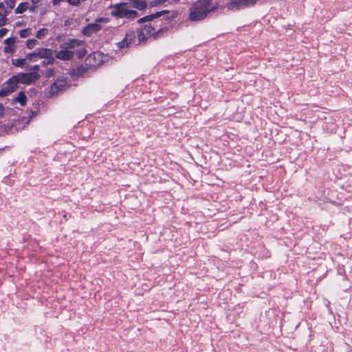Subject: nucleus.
Returning a JSON list of instances; mask_svg holds the SVG:
<instances>
[{"mask_svg": "<svg viewBox=\"0 0 352 352\" xmlns=\"http://www.w3.org/2000/svg\"><path fill=\"white\" fill-rule=\"evenodd\" d=\"M162 20L155 21L153 25L144 24L137 29L138 43L137 45L145 44L147 40L153 36L157 39L168 31L167 27H162Z\"/></svg>", "mask_w": 352, "mask_h": 352, "instance_id": "obj_1", "label": "nucleus"}, {"mask_svg": "<svg viewBox=\"0 0 352 352\" xmlns=\"http://www.w3.org/2000/svg\"><path fill=\"white\" fill-rule=\"evenodd\" d=\"M109 9L111 16L116 18L133 20L139 16L136 10L131 9V4L129 3L113 4L109 6Z\"/></svg>", "mask_w": 352, "mask_h": 352, "instance_id": "obj_2", "label": "nucleus"}, {"mask_svg": "<svg viewBox=\"0 0 352 352\" xmlns=\"http://www.w3.org/2000/svg\"><path fill=\"white\" fill-rule=\"evenodd\" d=\"M211 12L210 10L198 0L192 4L190 9L189 19L192 21L203 20Z\"/></svg>", "mask_w": 352, "mask_h": 352, "instance_id": "obj_3", "label": "nucleus"}, {"mask_svg": "<svg viewBox=\"0 0 352 352\" xmlns=\"http://www.w3.org/2000/svg\"><path fill=\"white\" fill-rule=\"evenodd\" d=\"M19 78L16 75L10 77L7 81L3 84V87L0 90V96L5 97L16 91L19 87Z\"/></svg>", "mask_w": 352, "mask_h": 352, "instance_id": "obj_4", "label": "nucleus"}, {"mask_svg": "<svg viewBox=\"0 0 352 352\" xmlns=\"http://www.w3.org/2000/svg\"><path fill=\"white\" fill-rule=\"evenodd\" d=\"M136 42H138L137 31L129 30L126 32L124 38L121 41L118 42L117 45L119 49H122L124 47H129L133 44L137 45L138 43Z\"/></svg>", "mask_w": 352, "mask_h": 352, "instance_id": "obj_5", "label": "nucleus"}, {"mask_svg": "<svg viewBox=\"0 0 352 352\" xmlns=\"http://www.w3.org/2000/svg\"><path fill=\"white\" fill-rule=\"evenodd\" d=\"M16 76L20 83L25 85L32 84L40 78V75L37 72L19 73Z\"/></svg>", "mask_w": 352, "mask_h": 352, "instance_id": "obj_6", "label": "nucleus"}, {"mask_svg": "<svg viewBox=\"0 0 352 352\" xmlns=\"http://www.w3.org/2000/svg\"><path fill=\"white\" fill-rule=\"evenodd\" d=\"M50 56V49L37 48L33 52L27 54V58L30 61H36L38 58Z\"/></svg>", "mask_w": 352, "mask_h": 352, "instance_id": "obj_7", "label": "nucleus"}, {"mask_svg": "<svg viewBox=\"0 0 352 352\" xmlns=\"http://www.w3.org/2000/svg\"><path fill=\"white\" fill-rule=\"evenodd\" d=\"M67 85V82L65 79L58 78L50 87V94L54 96L58 94L65 89Z\"/></svg>", "mask_w": 352, "mask_h": 352, "instance_id": "obj_8", "label": "nucleus"}, {"mask_svg": "<svg viewBox=\"0 0 352 352\" xmlns=\"http://www.w3.org/2000/svg\"><path fill=\"white\" fill-rule=\"evenodd\" d=\"M169 13H170L169 10H167L157 12L154 14L146 15L144 17L140 18V19L138 20V23L140 24H142L146 22L152 21L155 19L160 18L162 16H165L166 14H168Z\"/></svg>", "mask_w": 352, "mask_h": 352, "instance_id": "obj_9", "label": "nucleus"}, {"mask_svg": "<svg viewBox=\"0 0 352 352\" xmlns=\"http://www.w3.org/2000/svg\"><path fill=\"white\" fill-rule=\"evenodd\" d=\"M19 41L16 37H10L4 40L3 52L8 54H13L15 50V44Z\"/></svg>", "mask_w": 352, "mask_h": 352, "instance_id": "obj_10", "label": "nucleus"}, {"mask_svg": "<svg viewBox=\"0 0 352 352\" xmlns=\"http://www.w3.org/2000/svg\"><path fill=\"white\" fill-rule=\"evenodd\" d=\"M75 52L65 48H60V50L56 54V58L61 60H71L74 57Z\"/></svg>", "mask_w": 352, "mask_h": 352, "instance_id": "obj_11", "label": "nucleus"}, {"mask_svg": "<svg viewBox=\"0 0 352 352\" xmlns=\"http://www.w3.org/2000/svg\"><path fill=\"white\" fill-rule=\"evenodd\" d=\"M83 42L76 38H69L63 43L60 45V48H65L69 50H72L82 45Z\"/></svg>", "mask_w": 352, "mask_h": 352, "instance_id": "obj_12", "label": "nucleus"}, {"mask_svg": "<svg viewBox=\"0 0 352 352\" xmlns=\"http://www.w3.org/2000/svg\"><path fill=\"white\" fill-rule=\"evenodd\" d=\"M102 29V26L97 23H89L82 30V32L84 35L91 36L94 33H97Z\"/></svg>", "mask_w": 352, "mask_h": 352, "instance_id": "obj_13", "label": "nucleus"}, {"mask_svg": "<svg viewBox=\"0 0 352 352\" xmlns=\"http://www.w3.org/2000/svg\"><path fill=\"white\" fill-rule=\"evenodd\" d=\"M85 61L87 64L96 67L102 61V54L98 52H94L87 57Z\"/></svg>", "mask_w": 352, "mask_h": 352, "instance_id": "obj_14", "label": "nucleus"}, {"mask_svg": "<svg viewBox=\"0 0 352 352\" xmlns=\"http://www.w3.org/2000/svg\"><path fill=\"white\" fill-rule=\"evenodd\" d=\"M11 10L8 7H6L3 3H0V27L5 25L7 23L8 19L6 16Z\"/></svg>", "mask_w": 352, "mask_h": 352, "instance_id": "obj_15", "label": "nucleus"}, {"mask_svg": "<svg viewBox=\"0 0 352 352\" xmlns=\"http://www.w3.org/2000/svg\"><path fill=\"white\" fill-rule=\"evenodd\" d=\"M131 7L135 8L138 10H144L147 8L146 0H129Z\"/></svg>", "mask_w": 352, "mask_h": 352, "instance_id": "obj_16", "label": "nucleus"}, {"mask_svg": "<svg viewBox=\"0 0 352 352\" xmlns=\"http://www.w3.org/2000/svg\"><path fill=\"white\" fill-rule=\"evenodd\" d=\"M227 8L229 10H238L241 8H244V6L242 0H231L227 6Z\"/></svg>", "mask_w": 352, "mask_h": 352, "instance_id": "obj_17", "label": "nucleus"}, {"mask_svg": "<svg viewBox=\"0 0 352 352\" xmlns=\"http://www.w3.org/2000/svg\"><path fill=\"white\" fill-rule=\"evenodd\" d=\"M19 102L21 106H25L27 103V96L23 91H20L16 97L12 99V103Z\"/></svg>", "mask_w": 352, "mask_h": 352, "instance_id": "obj_18", "label": "nucleus"}, {"mask_svg": "<svg viewBox=\"0 0 352 352\" xmlns=\"http://www.w3.org/2000/svg\"><path fill=\"white\" fill-rule=\"evenodd\" d=\"M206 7L212 12L215 11L218 8V3L213 2V0H199Z\"/></svg>", "mask_w": 352, "mask_h": 352, "instance_id": "obj_19", "label": "nucleus"}, {"mask_svg": "<svg viewBox=\"0 0 352 352\" xmlns=\"http://www.w3.org/2000/svg\"><path fill=\"white\" fill-rule=\"evenodd\" d=\"M28 59L27 58V55L25 56V58H15L12 59L11 62L12 64L18 67H23L27 64V60Z\"/></svg>", "mask_w": 352, "mask_h": 352, "instance_id": "obj_20", "label": "nucleus"}, {"mask_svg": "<svg viewBox=\"0 0 352 352\" xmlns=\"http://www.w3.org/2000/svg\"><path fill=\"white\" fill-rule=\"evenodd\" d=\"M28 8H29L28 2L21 3L16 8L14 12L16 14H22L24 12H25L28 9Z\"/></svg>", "mask_w": 352, "mask_h": 352, "instance_id": "obj_21", "label": "nucleus"}, {"mask_svg": "<svg viewBox=\"0 0 352 352\" xmlns=\"http://www.w3.org/2000/svg\"><path fill=\"white\" fill-rule=\"evenodd\" d=\"M49 34V30L47 28H41L37 32H36V37L38 38V39H43L46 36H47Z\"/></svg>", "mask_w": 352, "mask_h": 352, "instance_id": "obj_22", "label": "nucleus"}, {"mask_svg": "<svg viewBox=\"0 0 352 352\" xmlns=\"http://www.w3.org/2000/svg\"><path fill=\"white\" fill-rule=\"evenodd\" d=\"M38 44V41L36 39L32 38L26 41V46L28 49H32Z\"/></svg>", "mask_w": 352, "mask_h": 352, "instance_id": "obj_23", "label": "nucleus"}, {"mask_svg": "<svg viewBox=\"0 0 352 352\" xmlns=\"http://www.w3.org/2000/svg\"><path fill=\"white\" fill-rule=\"evenodd\" d=\"M86 71V69L83 66H79L77 67L76 69H74L73 70V74L75 76H81Z\"/></svg>", "mask_w": 352, "mask_h": 352, "instance_id": "obj_24", "label": "nucleus"}, {"mask_svg": "<svg viewBox=\"0 0 352 352\" xmlns=\"http://www.w3.org/2000/svg\"><path fill=\"white\" fill-rule=\"evenodd\" d=\"M32 34V29L26 28L19 31V36L21 38H26Z\"/></svg>", "mask_w": 352, "mask_h": 352, "instance_id": "obj_25", "label": "nucleus"}, {"mask_svg": "<svg viewBox=\"0 0 352 352\" xmlns=\"http://www.w3.org/2000/svg\"><path fill=\"white\" fill-rule=\"evenodd\" d=\"M43 58H46L47 60L43 61V65H52L54 63V58L53 57L52 50H50V56L48 57H43Z\"/></svg>", "mask_w": 352, "mask_h": 352, "instance_id": "obj_26", "label": "nucleus"}, {"mask_svg": "<svg viewBox=\"0 0 352 352\" xmlns=\"http://www.w3.org/2000/svg\"><path fill=\"white\" fill-rule=\"evenodd\" d=\"M87 0H67V2L72 6H79L82 3Z\"/></svg>", "mask_w": 352, "mask_h": 352, "instance_id": "obj_27", "label": "nucleus"}, {"mask_svg": "<svg viewBox=\"0 0 352 352\" xmlns=\"http://www.w3.org/2000/svg\"><path fill=\"white\" fill-rule=\"evenodd\" d=\"M87 51L85 48H79L76 50V54L79 58H83L86 55Z\"/></svg>", "mask_w": 352, "mask_h": 352, "instance_id": "obj_28", "label": "nucleus"}, {"mask_svg": "<svg viewBox=\"0 0 352 352\" xmlns=\"http://www.w3.org/2000/svg\"><path fill=\"white\" fill-rule=\"evenodd\" d=\"M258 0H242L244 7L252 6L256 4Z\"/></svg>", "mask_w": 352, "mask_h": 352, "instance_id": "obj_29", "label": "nucleus"}, {"mask_svg": "<svg viewBox=\"0 0 352 352\" xmlns=\"http://www.w3.org/2000/svg\"><path fill=\"white\" fill-rule=\"evenodd\" d=\"M15 1L16 0H5L6 7H8L10 10L14 8L15 6Z\"/></svg>", "mask_w": 352, "mask_h": 352, "instance_id": "obj_30", "label": "nucleus"}, {"mask_svg": "<svg viewBox=\"0 0 352 352\" xmlns=\"http://www.w3.org/2000/svg\"><path fill=\"white\" fill-rule=\"evenodd\" d=\"M178 15V13L177 12H173L172 14L169 16H166L164 18V20L166 21H170L172 20H173L174 19H175Z\"/></svg>", "mask_w": 352, "mask_h": 352, "instance_id": "obj_31", "label": "nucleus"}, {"mask_svg": "<svg viewBox=\"0 0 352 352\" xmlns=\"http://www.w3.org/2000/svg\"><path fill=\"white\" fill-rule=\"evenodd\" d=\"M54 74V69L53 68H47L45 72V76L50 78Z\"/></svg>", "mask_w": 352, "mask_h": 352, "instance_id": "obj_32", "label": "nucleus"}, {"mask_svg": "<svg viewBox=\"0 0 352 352\" xmlns=\"http://www.w3.org/2000/svg\"><path fill=\"white\" fill-rule=\"evenodd\" d=\"M164 4L162 0H153L151 2V6L152 7L157 6L158 5Z\"/></svg>", "mask_w": 352, "mask_h": 352, "instance_id": "obj_33", "label": "nucleus"}, {"mask_svg": "<svg viewBox=\"0 0 352 352\" xmlns=\"http://www.w3.org/2000/svg\"><path fill=\"white\" fill-rule=\"evenodd\" d=\"M8 32V29H6V28H1L0 30V37L1 38L3 37L7 34Z\"/></svg>", "mask_w": 352, "mask_h": 352, "instance_id": "obj_34", "label": "nucleus"}, {"mask_svg": "<svg viewBox=\"0 0 352 352\" xmlns=\"http://www.w3.org/2000/svg\"><path fill=\"white\" fill-rule=\"evenodd\" d=\"M30 69L32 70H34V72H38L40 69V66L38 65H34V66L31 67Z\"/></svg>", "mask_w": 352, "mask_h": 352, "instance_id": "obj_35", "label": "nucleus"}, {"mask_svg": "<svg viewBox=\"0 0 352 352\" xmlns=\"http://www.w3.org/2000/svg\"><path fill=\"white\" fill-rule=\"evenodd\" d=\"M108 19L107 18H100L96 21L98 22H108Z\"/></svg>", "mask_w": 352, "mask_h": 352, "instance_id": "obj_36", "label": "nucleus"}, {"mask_svg": "<svg viewBox=\"0 0 352 352\" xmlns=\"http://www.w3.org/2000/svg\"><path fill=\"white\" fill-rule=\"evenodd\" d=\"M3 111H4L3 107V106H2V104L0 103V116H3Z\"/></svg>", "mask_w": 352, "mask_h": 352, "instance_id": "obj_37", "label": "nucleus"}, {"mask_svg": "<svg viewBox=\"0 0 352 352\" xmlns=\"http://www.w3.org/2000/svg\"><path fill=\"white\" fill-rule=\"evenodd\" d=\"M30 1L32 2V3H34V4H36V3H38L41 0H30Z\"/></svg>", "mask_w": 352, "mask_h": 352, "instance_id": "obj_38", "label": "nucleus"}, {"mask_svg": "<svg viewBox=\"0 0 352 352\" xmlns=\"http://www.w3.org/2000/svg\"><path fill=\"white\" fill-rule=\"evenodd\" d=\"M163 1L164 3H165L166 2L168 1L169 0H162Z\"/></svg>", "mask_w": 352, "mask_h": 352, "instance_id": "obj_39", "label": "nucleus"}, {"mask_svg": "<svg viewBox=\"0 0 352 352\" xmlns=\"http://www.w3.org/2000/svg\"><path fill=\"white\" fill-rule=\"evenodd\" d=\"M180 0H174L175 2H178Z\"/></svg>", "mask_w": 352, "mask_h": 352, "instance_id": "obj_40", "label": "nucleus"}]
</instances>
